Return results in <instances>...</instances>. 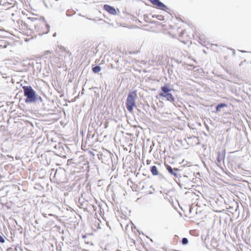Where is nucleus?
Returning a JSON list of instances; mask_svg holds the SVG:
<instances>
[{
	"mask_svg": "<svg viewBox=\"0 0 251 251\" xmlns=\"http://www.w3.org/2000/svg\"><path fill=\"white\" fill-rule=\"evenodd\" d=\"M23 90L25 102L27 103H32L39 106L44 105L42 97L38 95L36 91L30 85H23L21 84Z\"/></svg>",
	"mask_w": 251,
	"mask_h": 251,
	"instance_id": "obj_2",
	"label": "nucleus"
},
{
	"mask_svg": "<svg viewBox=\"0 0 251 251\" xmlns=\"http://www.w3.org/2000/svg\"><path fill=\"white\" fill-rule=\"evenodd\" d=\"M91 69H92V71L93 73H94V69H95V68H94V64H92L91 65Z\"/></svg>",
	"mask_w": 251,
	"mask_h": 251,
	"instance_id": "obj_30",
	"label": "nucleus"
},
{
	"mask_svg": "<svg viewBox=\"0 0 251 251\" xmlns=\"http://www.w3.org/2000/svg\"><path fill=\"white\" fill-rule=\"evenodd\" d=\"M0 242L1 243H4L5 242L4 238L1 235H0Z\"/></svg>",
	"mask_w": 251,
	"mask_h": 251,
	"instance_id": "obj_26",
	"label": "nucleus"
},
{
	"mask_svg": "<svg viewBox=\"0 0 251 251\" xmlns=\"http://www.w3.org/2000/svg\"><path fill=\"white\" fill-rule=\"evenodd\" d=\"M85 251H88V250H85Z\"/></svg>",
	"mask_w": 251,
	"mask_h": 251,
	"instance_id": "obj_52",
	"label": "nucleus"
},
{
	"mask_svg": "<svg viewBox=\"0 0 251 251\" xmlns=\"http://www.w3.org/2000/svg\"><path fill=\"white\" fill-rule=\"evenodd\" d=\"M34 28L39 35L47 34L50 31V25L47 23L44 17H41L38 23L34 24Z\"/></svg>",
	"mask_w": 251,
	"mask_h": 251,
	"instance_id": "obj_3",
	"label": "nucleus"
},
{
	"mask_svg": "<svg viewBox=\"0 0 251 251\" xmlns=\"http://www.w3.org/2000/svg\"><path fill=\"white\" fill-rule=\"evenodd\" d=\"M95 216H97V213H96V212H95ZM96 219V217H95V219Z\"/></svg>",
	"mask_w": 251,
	"mask_h": 251,
	"instance_id": "obj_44",
	"label": "nucleus"
},
{
	"mask_svg": "<svg viewBox=\"0 0 251 251\" xmlns=\"http://www.w3.org/2000/svg\"><path fill=\"white\" fill-rule=\"evenodd\" d=\"M92 206L94 208V205H92Z\"/></svg>",
	"mask_w": 251,
	"mask_h": 251,
	"instance_id": "obj_50",
	"label": "nucleus"
},
{
	"mask_svg": "<svg viewBox=\"0 0 251 251\" xmlns=\"http://www.w3.org/2000/svg\"><path fill=\"white\" fill-rule=\"evenodd\" d=\"M67 53L68 54H69V55H71V54H72V53H71V52L70 51H69V50L67 51Z\"/></svg>",
	"mask_w": 251,
	"mask_h": 251,
	"instance_id": "obj_34",
	"label": "nucleus"
},
{
	"mask_svg": "<svg viewBox=\"0 0 251 251\" xmlns=\"http://www.w3.org/2000/svg\"><path fill=\"white\" fill-rule=\"evenodd\" d=\"M92 111V108L91 107V109L88 111L87 114H88L90 113V114H91Z\"/></svg>",
	"mask_w": 251,
	"mask_h": 251,
	"instance_id": "obj_32",
	"label": "nucleus"
},
{
	"mask_svg": "<svg viewBox=\"0 0 251 251\" xmlns=\"http://www.w3.org/2000/svg\"><path fill=\"white\" fill-rule=\"evenodd\" d=\"M148 164H149V161L147 160Z\"/></svg>",
	"mask_w": 251,
	"mask_h": 251,
	"instance_id": "obj_45",
	"label": "nucleus"
},
{
	"mask_svg": "<svg viewBox=\"0 0 251 251\" xmlns=\"http://www.w3.org/2000/svg\"><path fill=\"white\" fill-rule=\"evenodd\" d=\"M94 122L92 121V116H91L85 145L83 146L84 151L90 155V160L91 162H88L87 166V168L88 169V172H90L91 170H93L94 166L93 161V159H94V153L93 152L94 151V149L93 148V138L94 137Z\"/></svg>",
	"mask_w": 251,
	"mask_h": 251,
	"instance_id": "obj_1",
	"label": "nucleus"
},
{
	"mask_svg": "<svg viewBox=\"0 0 251 251\" xmlns=\"http://www.w3.org/2000/svg\"><path fill=\"white\" fill-rule=\"evenodd\" d=\"M1 75L2 76V77L7 79L8 81L12 80V77H10V76H7V75L6 73H3V74H2Z\"/></svg>",
	"mask_w": 251,
	"mask_h": 251,
	"instance_id": "obj_22",
	"label": "nucleus"
},
{
	"mask_svg": "<svg viewBox=\"0 0 251 251\" xmlns=\"http://www.w3.org/2000/svg\"><path fill=\"white\" fill-rule=\"evenodd\" d=\"M41 64L40 63H38L36 62L34 63L33 62H29L28 63L27 69L30 70L31 69L33 70L34 72L36 71H41Z\"/></svg>",
	"mask_w": 251,
	"mask_h": 251,
	"instance_id": "obj_6",
	"label": "nucleus"
},
{
	"mask_svg": "<svg viewBox=\"0 0 251 251\" xmlns=\"http://www.w3.org/2000/svg\"><path fill=\"white\" fill-rule=\"evenodd\" d=\"M99 209L100 210V206H99Z\"/></svg>",
	"mask_w": 251,
	"mask_h": 251,
	"instance_id": "obj_47",
	"label": "nucleus"
},
{
	"mask_svg": "<svg viewBox=\"0 0 251 251\" xmlns=\"http://www.w3.org/2000/svg\"><path fill=\"white\" fill-rule=\"evenodd\" d=\"M232 50H233V55H235V50H233V49H232Z\"/></svg>",
	"mask_w": 251,
	"mask_h": 251,
	"instance_id": "obj_35",
	"label": "nucleus"
},
{
	"mask_svg": "<svg viewBox=\"0 0 251 251\" xmlns=\"http://www.w3.org/2000/svg\"><path fill=\"white\" fill-rule=\"evenodd\" d=\"M164 98H165L167 100L170 101V102H172L175 105H176V104H177V100L175 99V97L173 96L172 92H171L169 94H168L167 95L164 97Z\"/></svg>",
	"mask_w": 251,
	"mask_h": 251,
	"instance_id": "obj_11",
	"label": "nucleus"
},
{
	"mask_svg": "<svg viewBox=\"0 0 251 251\" xmlns=\"http://www.w3.org/2000/svg\"><path fill=\"white\" fill-rule=\"evenodd\" d=\"M102 226L103 227H105V226H104V225H102Z\"/></svg>",
	"mask_w": 251,
	"mask_h": 251,
	"instance_id": "obj_49",
	"label": "nucleus"
},
{
	"mask_svg": "<svg viewBox=\"0 0 251 251\" xmlns=\"http://www.w3.org/2000/svg\"><path fill=\"white\" fill-rule=\"evenodd\" d=\"M178 179L179 181H183V182L187 181V180L188 179V176L185 175L181 176L179 175V179Z\"/></svg>",
	"mask_w": 251,
	"mask_h": 251,
	"instance_id": "obj_18",
	"label": "nucleus"
},
{
	"mask_svg": "<svg viewBox=\"0 0 251 251\" xmlns=\"http://www.w3.org/2000/svg\"><path fill=\"white\" fill-rule=\"evenodd\" d=\"M89 233H86L84 235H82V238L83 239H85V240H86V239L87 238V236H88V235Z\"/></svg>",
	"mask_w": 251,
	"mask_h": 251,
	"instance_id": "obj_27",
	"label": "nucleus"
},
{
	"mask_svg": "<svg viewBox=\"0 0 251 251\" xmlns=\"http://www.w3.org/2000/svg\"><path fill=\"white\" fill-rule=\"evenodd\" d=\"M137 97L136 91H129L126 103L127 110L132 112L133 107L135 106V100Z\"/></svg>",
	"mask_w": 251,
	"mask_h": 251,
	"instance_id": "obj_4",
	"label": "nucleus"
},
{
	"mask_svg": "<svg viewBox=\"0 0 251 251\" xmlns=\"http://www.w3.org/2000/svg\"><path fill=\"white\" fill-rule=\"evenodd\" d=\"M151 2V3L152 4H154V3H155L156 1L157 0H149Z\"/></svg>",
	"mask_w": 251,
	"mask_h": 251,
	"instance_id": "obj_29",
	"label": "nucleus"
},
{
	"mask_svg": "<svg viewBox=\"0 0 251 251\" xmlns=\"http://www.w3.org/2000/svg\"><path fill=\"white\" fill-rule=\"evenodd\" d=\"M66 16L68 17H70L72 16L71 14H70V13H69V10H67L66 12Z\"/></svg>",
	"mask_w": 251,
	"mask_h": 251,
	"instance_id": "obj_31",
	"label": "nucleus"
},
{
	"mask_svg": "<svg viewBox=\"0 0 251 251\" xmlns=\"http://www.w3.org/2000/svg\"><path fill=\"white\" fill-rule=\"evenodd\" d=\"M99 62V60H98L97 59L95 60V74L98 73L101 70V67L99 65H97Z\"/></svg>",
	"mask_w": 251,
	"mask_h": 251,
	"instance_id": "obj_17",
	"label": "nucleus"
},
{
	"mask_svg": "<svg viewBox=\"0 0 251 251\" xmlns=\"http://www.w3.org/2000/svg\"><path fill=\"white\" fill-rule=\"evenodd\" d=\"M91 186H92V183L90 182H89L86 184V191L88 193H90L92 196V197H94L93 195L92 192Z\"/></svg>",
	"mask_w": 251,
	"mask_h": 251,
	"instance_id": "obj_15",
	"label": "nucleus"
},
{
	"mask_svg": "<svg viewBox=\"0 0 251 251\" xmlns=\"http://www.w3.org/2000/svg\"><path fill=\"white\" fill-rule=\"evenodd\" d=\"M95 202H97V200L95 199Z\"/></svg>",
	"mask_w": 251,
	"mask_h": 251,
	"instance_id": "obj_51",
	"label": "nucleus"
},
{
	"mask_svg": "<svg viewBox=\"0 0 251 251\" xmlns=\"http://www.w3.org/2000/svg\"><path fill=\"white\" fill-rule=\"evenodd\" d=\"M16 159L17 160H18V159H20V157H19V156H18H18H16Z\"/></svg>",
	"mask_w": 251,
	"mask_h": 251,
	"instance_id": "obj_37",
	"label": "nucleus"
},
{
	"mask_svg": "<svg viewBox=\"0 0 251 251\" xmlns=\"http://www.w3.org/2000/svg\"><path fill=\"white\" fill-rule=\"evenodd\" d=\"M150 188H151V189H152L153 190H154V189L153 188V186H151L150 187Z\"/></svg>",
	"mask_w": 251,
	"mask_h": 251,
	"instance_id": "obj_39",
	"label": "nucleus"
},
{
	"mask_svg": "<svg viewBox=\"0 0 251 251\" xmlns=\"http://www.w3.org/2000/svg\"><path fill=\"white\" fill-rule=\"evenodd\" d=\"M200 39L201 41H202V37H200Z\"/></svg>",
	"mask_w": 251,
	"mask_h": 251,
	"instance_id": "obj_43",
	"label": "nucleus"
},
{
	"mask_svg": "<svg viewBox=\"0 0 251 251\" xmlns=\"http://www.w3.org/2000/svg\"><path fill=\"white\" fill-rule=\"evenodd\" d=\"M56 33H54L53 34V36L54 37L56 36Z\"/></svg>",
	"mask_w": 251,
	"mask_h": 251,
	"instance_id": "obj_40",
	"label": "nucleus"
},
{
	"mask_svg": "<svg viewBox=\"0 0 251 251\" xmlns=\"http://www.w3.org/2000/svg\"><path fill=\"white\" fill-rule=\"evenodd\" d=\"M191 138H196V139H198V137L195 136H191L190 137H188L189 139H191Z\"/></svg>",
	"mask_w": 251,
	"mask_h": 251,
	"instance_id": "obj_33",
	"label": "nucleus"
},
{
	"mask_svg": "<svg viewBox=\"0 0 251 251\" xmlns=\"http://www.w3.org/2000/svg\"><path fill=\"white\" fill-rule=\"evenodd\" d=\"M206 128H207V129L209 128V127H208V126H206Z\"/></svg>",
	"mask_w": 251,
	"mask_h": 251,
	"instance_id": "obj_48",
	"label": "nucleus"
},
{
	"mask_svg": "<svg viewBox=\"0 0 251 251\" xmlns=\"http://www.w3.org/2000/svg\"><path fill=\"white\" fill-rule=\"evenodd\" d=\"M29 19L32 22H34V21H36L37 23H38V20H41V18L40 19H37L36 18H34V17H30L29 18Z\"/></svg>",
	"mask_w": 251,
	"mask_h": 251,
	"instance_id": "obj_24",
	"label": "nucleus"
},
{
	"mask_svg": "<svg viewBox=\"0 0 251 251\" xmlns=\"http://www.w3.org/2000/svg\"><path fill=\"white\" fill-rule=\"evenodd\" d=\"M93 241V233L92 232L89 233L87 238L85 240V243L86 244H90L91 246H93L94 245Z\"/></svg>",
	"mask_w": 251,
	"mask_h": 251,
	"instance_id": "obj_12",
	"label": "nucleus"
},
{
	"mask_svg": "<svg viewBox=\"0 0 251 251\" xmlns=\"http://www.w3.org/2000/svg\"><path fill=\"white\" fill-rule=\"evenodd\" d=\"M97 156L99 161H101V162L102 163L103 161V157L105 156H103L102 154H100V152L97 153Z\"/></svg>",
	"mask_w": 251,
	"mask_h": 251,
	"instance_id": "obj_20",
	"label": "nucleus"
},
{
	"mask_svg": "<svg viewBox=\"0 0 251 251\" xmlns=\"http://www.w3.org/2000/svg\"><path fill=\"white\" fill-rule=\"evenodd\" d=\"M225 155V150H223L221 152L219 151L218 152L217 157L216 159V164L220 167H221L222 162H224Z\"/></svg>",
	"mask_w": 251,
	"mask_h": 251,
	"instance_id": "obj_7",
	"label": "nucleus"
},
{
	"mask_svg": "<svg viewBox=\"0 0 251 251\" xmlns=\"http://www.w3.org/2000/svg\"><path fill=\"white\" fill-rule=\"evenodd\" d=\"M240 51H241L242 52H245L246 51H244V50H240Z\"/></svg>",
	"mask_w": 251,
	"mask_h": 251,
	"instance_id": "obj_41",
	"label": "nucleus"
},
{
	"mask_svg": "<svg viewBox=\"0 0 251 251\" xmlns=\"http://www.w3.org/2000/svg\"><path fill=\"white\" fill-rule=\"evenodd\" d=\"M150 171L153 176L159 175L160 176L163 177L162 175L158 174V171L156 166L153 165L151 167Z\"/></svg>",
	"mask_w": 251,
	"mask_h": 251,
	"instance_id": "obj_13",
	"label": "nucleus"
},
{
	"mask_svg": "<svg viewBox=\"0 0 251 251\" xmlns=\"http://www.w3.org/2000/svg\"><path fill=\"white\" fill-rule=\"evenodd\" d=\"M103 9L112 15H116L117 14V11L114 6L108 4H104L103 5Z\"/></svg>",
	"mask_w": 251,
	"mask_h": 251,
	"instance_id": "obj_9",
	"label": "nucleus"
},
{
	"mask_svg": "<svg viewBox=\"0 0 251 251\" xmlns=\"http://www.w3.org/2000/svg\"><path fill=\"white\" fill-rule=\"evenodd\" d=\"M95 167H96V168H97V170L98 171L99 175H100V174H102L103 173L102 170L101 169L100 170L99 168L98 167H97V165H95Z\"/></svg>",
	"mask_w": 251,
	"mask_h": 251,
	"instance_id": "obj_25",
	"label": "nucleus"
},
{
	"mask_svg": "<svg viewBox=\"0 0 251 251\" xmlns=\"http://www.w3.org/2000/svg\"><path fill=\"white\" fill-rule=\"evenodd\" d=\"M154 5L157 9L164 10L165 11H167L169 10V8H168L165 4L162 2L160 0H157L154 3Z\"/></svg>",
	"mask_w": 251,
	"mask_h": 251,
	"instance_id": "obj_10",
	"label": "nucleus"
},
{
	"mask_svg": "<svg viewBox=\"0 0 251 251\" xmlns=\"http://www.w3.org/2000/svg\"><path fill=\"white\" fill-rule=\"evenodd\" d=\"M97 208H95V211H96L97 210Z\"/></svg>",
	"mask_w": 251,
	"mask_h": 251,
	"instance_id": "obj_46",
	"label": "nucleus"
},
{
	"mask_svg": "<svg viewBox=\"0 0 251 251\" xmlns=\"http://www.w3.org/2000/svg\"><path fill=\"white\" fill-rule=\"evenodd\" d=\"M92 104H94V99H93V100H92Z\"/></svg>",
	"mask_w": 251,
	"mask_h": 251,
	"instance_id": "obj_38",
	"label": "nucleus"
},
{
	"mask_svg": "<svg viewBox=\"0 0 251 251\" xmlns=\"http://www.w3.org/2000/svg\"><path fill=\"white\" fill-rule=\"evenodd\" d=\"M152 17L153 18H155L159 20H162V19H163V16H162L161 15H153L152 16Z\"/></svg>",
	"mask_w": 251,
	"mask_h": 251,
	"instance_id": "obj_23",
	"label": "nucleus"
},
{
	"mask_svg": "<svg viewBox=\"0 0 251 251\" xmlns=\"http://www.w3.org/2000/svg\"><path fill=\"white\" fill-rule=\"evenodd\" d=\"M166 168L168 172L173 176L175 177L176 178L179 179V175L177 173V172L179 170L177 168H173L169 165H166Z\"/></svg>",
	"mask_w": 251,
	"mask_h": 251,
	"instance_id": "obj_8",
	"label": "nucleus"
},
{
	"mask_svg": "<svg viewBox=\"0 0 251 251\" xmlns=\"http://www.w3.org/2000/svg\"><path fill=\"white\" fill-rule=\"evenodd\" d=\"M102 233L104 236L105 235V233L103 231H102Z\"/></svg>",
	"mask_w": 251,
	"mask_h": 251,
	"instance_id": "obj_36",
	"label": "nucleus"
},
{
	"mask_svg": "<svg viewBox=\"0 0 251 251\" xmlns=\"http://www.w3.org/2000/svg\"><path fill=\"white\" fill-rule=\"evenodd\" d=\"M188 243V239L186 237H183L181 240V244L183 245H186Z\"/></svg>",
	"mask_w": 251,
	"mask_h": 251,
	"instance_id": "obj_21",
	"label": "nucleus"
},
{
	"mask_svg": "<svg viewBox=\"0 0 251 251\" xmlns=\"http://www.w3.org/2000/svg\"><path fill=\"white\" fill-rule=\"evenodd\" d=\"M227 106V104L226 103H218L215 107L216 108V113L219 112L221 111V109L224 107H226Z\"/></svg>",
	"mask_w": 251,
	"mask_h": 251,
	"instance_id": "obj_14",
	"label": "nucleus"
},
{
	"mask_svg": "<svg viewBox=\"0 0 251 251\" xmlns=\"http://www.w3.org/2000/svg\"><path fill=\"white\" fill-rule=\"evenodd\" d=\"M103 184V179H99L97 182V186L100 187V189H102V187H101Z\"/></svg>",
	"mask_w": 251,
	"mask_h": 251,
	"instance_id": "obj_19",
	"label": "nucleus"
},
{
	"mask_svg": "<svg viewBox=\"0 0 251 251\" xmlns=\"http://www.w3.org/2000/svg\"><path fill=\"white\" fill-rule=\"evenodd\" d=\"M56 1H58V0H55Z\"/></svg>",
	"mask_w": 251,
	"mask_h": 251,
	"instance_id": "obj_53",
	"label": "nucleus"
},
{
	"mask_svg": "<svg viewBox=\"0 0 251 251\" xmlns=\"http://www.w3.org/2000/svg\"><path fill=\"white\" fill-rule=\"evenodd\" d=\"M100 223H101V222L100 219L97 218V219L95 220V226L97 227L98 231H99V229H101L103 228L102 227H101Z\"/></svg>",
	"mask_w": 251,
	"mask_h": 251,
	"instance_id": "obj_16",
	"label": "nucleus"
},
{
	"mask_svg": "<svg viewBox=\"0 0 251 251\" xmlns=\"http://www.w3.org/2000/svg\"><path fill=\"white\" fill-rule=\"evenodd\" d=\"M175 61L178 64H180L182 63V61L181 60H179L178 59H175Z\"/></svg>",
	"mask_w": 251,
	"mask_h": 251,
	"instance_id": "obj_28",
	"label": "nucleus"
},
{
	"mask_svg": "<svg viewBox=\"0 0 251 251\" xmlns=\"http://www.w3.org/2000/svg\"><path fill=\"white\" fill-rule=\"evenodd\" d=\"M9 157H10V158H12V159H13V157L11 156H8Z\"/></svg>",
	"mask_w": 251,
	"mask_h": 251,
	"instance_id": "obj_42",
	"label": "nucleus"
},
{
	"mask_svg": "<svg viewBox=\"0 0 251 251\" xmlns=\"http://www.w3.org/2000/svg\"><path fill=\"white\" fill-rule=\"evenodd\" d=\"M161 92L159 94V96L161 97H164L168 94L170 93L172 91L175 92L173 88L171 87L168 84H165L161 87Z\"/></svg>",
	"mask_w": 251,
	"mask_h": 251,
	"instance_id": "obj_5",
	"label": "nucleus"
}]
</instances>
